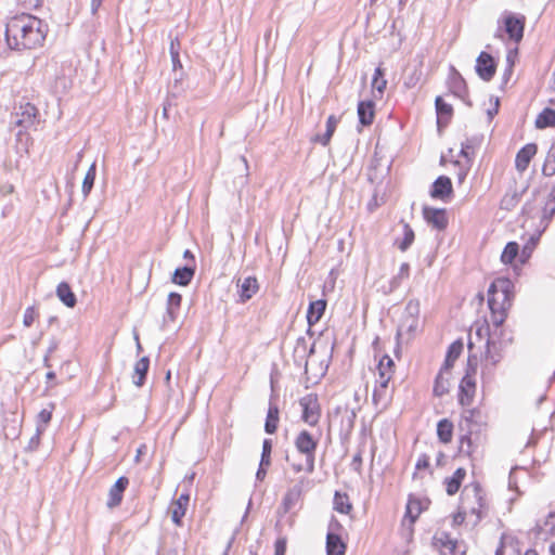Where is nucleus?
Listing matches in <instances>:
<instances>
[{"instance_id": "obj_1", "label": "nucleus", "mask_w": 555, "mask_h": 555, "mask_svg": "<svg viewBox=\"0 0 555 555\" xmlns=\"http://www.w3.org/2000/svg\"><path fill=\"white\" fill-rule=\"evenodd\" d=\"M514 285L509 279H496L488 291L490 323L486 322L476 330L479 339L487 337L481 361L486 366H496L504 358L505 349L513 343L509 331L503 327L507 311L513 302Z\"/></svg>"}, {"instance_id": "obj_2", "label": "nucleus", "mask_w": 555, "mask_h": 555, "mask_svg": "<svg viewBox=\"0 0 555 555\" xmlns=\"http://www.w3.org/2000/svg\"><path fill=\"white\" fill-rule=\"evenodd\" d=\"M48 33L47 24L30 14L12 16L5 26V40L13 50L35 49L42 44Z\"/></svg>"}, {"instance_id": "obj_3", "label": "nucleus", "mask_w": 555, "mask_h": 555, "mask_svg": "<svg viewBox=\"0 0 555 555\" xmlns=\"http://www.w3.org/2000/svg\"><path fill=\"white\" fill-rule=\"evenodd\" d=\"M486 511V501L479 483L473 482L466 486L461 495V504L453 521L462 524L467 517H474L473 522L477 524Z\"/></svg>"}, {"instance_id": "obj_4", "label": "nucleus", "mask_w": 555, "mask_h": 555, "mask_svg": "<svg viewBox=\"0 0 555 555\" xmlns=\"http://www.w3.org/2000/svg\"><path fill=\"white\" fill-rule=\"evenodd\" d=\"M318 438L313 437L308 430H301L294 439L296 450L305 455L306 472L312 474L314 472L315 451L318 448Z\"/></svg>"}, {"instance_id": "obj_5", "label": "nucleus", "mask_w": 555, "mask_h": 555, "mask_svg": "<svg viewBox=\"0 0 555 555\" xmlns=\"http://www.w3.org/2000/svg\"><path fill=\"white\" fill-rule=\"evenodd\" d=\"M477 357L475 354H469L466 373L459 386V402L463 406L469 405L474 398L476 391V382L474 375L477 370Z\"/></svg>"}, {"instance_id": "obj_6", "label": "nucleus", "mask_w": 555, "mask_h": 555, "mask_svg": "<svg viewBox=\"0 0 555 555\" xmlns=\"http://www.w3.org/2000/svg\"><path fill=\"white\" fill-rule=\"evenodd\" d=\"M420 305L417 301L410 300L401 317L397 328V337H406L408 339L415 333L418 327Z\"/></svg>"}, {"instance_id": "obj_7", "label": "nucleus", "mask_w": 555, "mask_h": 555, "mask_svg": "<svg viewBox=\"0 0 555 555\" xmlns=\"http://www.w3.org/2000/svg\"><path fill=\"white\" fill-rule=\"evenodd\" d=\"M502 22L508 39L515 43H519L524 37L526 17L521 14L505 12Z\"/></svg>"}, {"instance_id": "obj_8", "label": "nucleus", "mask_w": 555, "mask_h": 555, "mask_svg": "<svg viewBox=\"0 0 555 555\" xmlns=\"http://www.w3.org/2000/svg\"><path fill=\"white\" fill-rule=\"evenodd\" d=\"M299 405L301 408V420L310 426H315L321 416V409L317 395L308 393L300 398Z\"/></svg>"}, {"instance_id": "obj_9", "label": "nucleus", "mask_w": 555, "mask_h": 555, "mask_svg": "<svg viewBox=\"0 0 555 555\" xmlns=\"http://www.w3.org/2000/svg\"><path fill=\"white\" fill-rule=\"evenodd\" d=\"M423 216L426 222L438 231L447 229L449 219L444 208H434L425 206L423 208Z\"/></svg>"}, {"instance_id": "obj_10", "label": "nucleus", "mask_w": 555, "mask_h": 555, "mask_svg": "<svg viewBox=\"0 0 555 555\" xmlns=\"http://www.w3.org/2000/svg\"><path fill=\"white\" fill-rule=\"evenodd\" d=\"M476 73L485 81H490L496 72V63L492 55L481 52L476 60Z\"/></svg>"}, {"instance_id": "obj_11", "label": "nucleus", "mask_w": 555, "mask_h": 555, "mask_svg": "<svg viewBox=\"0 0 555 555\" xmlns=\"http://www.w3.org/2000/svg\"><path fill=\"white\" fill-rule=\"evenodd\" d=\"M129 485V479L125 476L119 477L108 491L106 505L108 508L117 507L121 504L124 492Z\"/></svg>"}, {"instance_id": "obj_12", "label": "nucleus", "mask_w": 555, "mask_h": 555, "mask_svg": "<svg viewBox=\"0 0 555 555\" xmlns=\"http://www.w3.org/2000/svg\"><path fill=\"white\" fill-rule=\"evenodd\" d=\"M393 388L389 385L376 384L373 390V404L379 411L385 410L392 398Z\"/></svg>"}, {"instance_id": "obj_13", "label": "nucleus", "mask_w": 555, "mask_h": 555, "mask_svg": "<svg viewBox=\"0 0 555 555\" xmlns=\"http://www.w3.org/2000/svg\"><path fill=\"white\" fill-rule=\"evenodd\" d=\"M448 87L449 90L455 96L465 100L467 95V87L462 75L453 67L450 68V74L448 77Z\"/></svg>"}, {"instance_id": "obj_14", "label": "nucleus", "mask_w": 555, "mask_h": 555, "mask_svg": "<svg viewBox=\"0 0 555 555\" xmlns=\"http://www.w3.org/2000/svg\"><path fill=\"white\" fill-rule=\"evenodd\" d=\"M182 297L180 294L171 292L167 298L166 313L163 319V325L176 322L181 307Z\"/></svg>"}, {"instance_id": "obj_15", "label": "nucleus", "mask_w": 555, "mask_h": 555, "mask_svg": "<svg viewBox=\"0 0 555 555\" xmlns=\"http://www.w3.org/2000/svg\"><path fill=\"white\" fill-rule=\"evenodd\" d=\"M452 193V182L451 179L447 176L438 177L433 183L430 190V196L433 198L444 199L450 196Z\"/></svg>"}, {"instance_id": "obj_16", "label": "nucleus", "mask_w": 555, "mask_h": 555, "mask_svg": "<svg viewBox=\"0 0 555 555\" xmlns=\"http://www.w3.org/2000/svg\"><path fill=\"white\" fill-rule=\"evenodd\" d=\"M37 116V108L35 105L30 103H25L20 106V111L16 113L17 119L15 124L17 126L28 128L35 124V119Z\"/></svg>"}, {"instance_id": "obj_17", "label": "nucleus", "mask_w": 555, "mask_h": 555, "mask_svg": "<svg viewBox=\"0 0 555 555\" xmlns=\"http://www.w3.org/2000/svg\"><path fill=\"white\" fill-rule=\"evenodd\" d=\"M535 153L537 145L534 143H528L524 147H521L518 151L515 159L517 170L521 172L525 171L528 168L529 163L531 158L535 155Z\"/></svg>"}, {"instance_id": "obj_18", "label": "nucleus", "mask_w": 555, "mask_h": 555, "mask_svg": "<svg viewBox=\"0 0 555 555\" xmlns=\"http://www.w3.org/2000/svg\"><path fill=\"white\" fill-rule=\"evenodd\" d=\"M495 555H519V540L509 534H503Z\"/></svg>"}, {"instance_id": "obj_19", "label": "nucleus", "mask_w": 555, "mask_h": 555, "mask_svg": "<svg viewBox=\"0 0 555 555\" xmlns=\"http://www.w3.org/2000/svg\"><path fill=\"white\" fill-rule=\"evenodd\" d=\"M190 501V496L186 493L180 494V496L177 499V501L173 502L171 506V519L177 525L180 526L182 518L185 515L186 507Z\"/></svg>"}, {"instance_id": "obj_20", "label": "nucleus", "mask_w": 555, "mask_h": 555, "mask_svg": "<svg viewBox=\"0 0 555 555\" xmlns=\"http://www.w3.org/2000/svg\"><path fill=\"white\" fill-rule=\"evenodd\" d=\"M238 287L241 302H246L247 300H249L259 289L257 279L254 276L245 278L243 282L238 285Z\"/></svg>"}, {"instance_id": "obj_21", "label": "nucleus", "mask_w": 555, "mask_h": 555, "mask_svg": "<svg viewBox=\"0 0 555 555\" xmlns=\"http://www.w3.org/2000/svg\"><path fill=\"white\" fill-rule=\"evenodd\" d=\"M359 121L363 126H370L375 116V104L373 101H360L358 104Z\"/></svg>"}, {"instance_id": "obj_22", "label": "nucleus", "mask_w": 555, "mask_h": 555, "mask_svg": "<svg viewBox=\"0 0 555 555\" xmlns=\"http://www.w3.org/2000/svg\"><path fill=\"white\" fill-rule=\"evenodd\" d=\"M195 273V264H185L184 267L177 268L172 275L175 284L186 286L192 281Z\"/></svg>"}, {"instance_id": "obj_23", "label": "nucleus", "mask_w": 555, "mask_h": 555, "mask_svg": "<svg viewBox=\"0 0 555 555\" xmlns=\"http://www.w3.org/2000/svg\"><path fill=\"white\" fill-rule=\"evenodd\" d=\"M325 308L326 301L324 299H318L310 302L307 311V321L310 326L317 324L321 320Z\"/></svg>"}, {"instance_id": "obj_24", "label": "nucleus", "mask_w": 555, "mask_h": 555, "mask_svg": "<svg viewBox=\"0 0 555 555\" xmlns=\"http://www.w3.org/2000/svg\"><path fill=\"white\" fill-rule=\"evenodd\" d=\"M466 476V470L462 467L457 468L452 476L444 479L446 491L449 495H454Z\"/></svg>"}, {"instance_id": "obj_25", "label": "nucleus", "mask_w": 555, "mask_h": 555, "mask_svg": "<svg viewBox=\"0 0 555 555\" xmlns=\"http://www.w3.org/2000/svg\"><path fill=\"white\" fill-rule=\"evenodd\" d=\"M150 367V359L147 357H142L134 364L133 369V384L137 387H141L145 383V377Z\"/></svg>"}, {"instance_id": "obj_26", "label": "nucleus", "mask_w": 555, "mask_h": 555, "mask_svg": "<svg viewBox=\"0 0 555 555\" xmlns=\"http://www.w3.org/2000/svg\"><path fill=\"white\" fill-rule=\"evenodd\" d=\"M57 298L68 308H74L77 299L67 282H61L56 286Z\"/></svg>"}, {"instance_id": "obj_27", "label": "nucleus", "mask_w": 555, "mask_h": 555, "mask_svg": "<svg viewBox=\"0 0 555 555\" xmlns=\"http://www.w3.org/2000/svg\"><path fill=\"white\" fill-rule=\"evenodd\" d=\"M346 545L336 533L328 532L326 535L327 555H345Z\"/></svg>"}, {"instance_id": "obj_28", "label": "nucleus", "mask_w": 555, "mask_h": 555, "mask_svg": "<svg viewBox=\"0 0 555 555\" xmlns=\"http://www.w3.org/2000/svg\"><path fill=\"white\" fill-rule=\"evenodd\" d=\"M314 352V345L308 346L307 339L305 337H299L296 340V345L294 348V356L300 361H305V367L307 369V358Z\"/></svg>"}, {"instance_id": "obj_29", "label": "nucleus", "mask_w": 555, "mask_h": 555, "mask_svg": "<svg viewBox=\"0 0 555 555\" xmlns=\"http://www.w3.org/2000/svg\"><path fill=\"white\" fill-rule=\"evenodd\" d=\"M279 406L275 403L270 402L267 418L264 423V431L267 434H274L279 425Z\"/></svg>"}, {"instance_id": "obj_30", "label": "nucleus", "mask_w": 555, "mask_h": 555, "mask_svg": "<svg viewBox=\"0 0 555 555\" xmlns=\"http://www.w3.org/2000/svg\"><path fill=\"white\" fill-rule=\"evenodd\" d=\"M338 121H339V119L336 116L330 115L326 120L325 132L321 135H317L314 140L317 142H319L320 144H322L323 146H326L330 143L331 138L333 137V134L336 130Z\"/></svg>"}, {"instance_id": "obj_31", "label": "nucleus", "mask_w": 555, "mask_h": 555, "mask_svg": "<svg viewBox=\"0 0 555 555\" xmlns=\"http://www.w3.org/2000/svg\"><path fill=\"white\" fill-rule=\"evenodd\" d=\"M435 106H436V112H437V117H438V119H437L438 125L441 124L442 119H446V121L448 122L453 113L452 105L444 102V100L441 96H437L435 100Z\"/></svg>"}, {"instance_id": "obj_32", "label": "nucleus", "mask_w": 555, "mask_h": 555, "mask_svg": "<svg viewBox=\"0 0 555 555\" xmlns=\"http://www.w3.org/2000/svg\"><path fill=\"white\" fill-rule=\"evenodd\" d=\"M422 511H423V505H422L421 500L410 495L409 500H408L404 517L409 518L410 522L413 524L418 518Z\"/></svg>"}, {"instance_id": "obj_33", "label": "nucleus", "mask_w": 555, "mask_h": 555, "mask_svg": "<svg viewBox=\"0 0 555 555\" xmlns=\"http://www.w3.org/2000/svg\"><path fill=\"white\" fill-rule=\"evenodd\" d=\"M415 234L409 223H403V236L396 240V245L401 251H406L413 244Z\"/></svg>"}, {"instance_id": "obj_34", "label": "nucleus", "mask_w": 555, "mask_h": 555, "mask_svg": "<svg viewBox=\"0 0 555 555\" xmlns=\"http://www.w3.org/2000/svg\"><path fill=\"white\" fill-rule=\"evenodd\" d=\"M54 406V403H49L48 408L42 409L38 413L36 420V428H38V433H44V430L47 429V426L52 418Z\"/></svg>"}, {"instance_id": "obj_35", "label": "nucleus", "mask_w": 555, "mask_h": 555, "mask_svg": "<svg viewBox=\"0 0 555 555\" xmlns=\"http://www.w3.org/2000/svg\"><path fill=\"white\" fill-rule=\"evenodd\" d=\"M452 434H453V424L449 420L443 418L438 422L437 435L441 442L449 443L452 440Z\"/></svg>"}, {"instance_id": "obj_36", "label": "nucleus", "mask_w": 555, "mask_h": 555, "mask_svg": "<svg viewBox=\"0 0 555 555\" xmlns=\"http://www.w3.org/2000/svg\"><path fill=\"white\" fill-rule=\"evenodd\" d=\"M333 504L334 509L340 514H349L352 508L348 495L338 491L335 492Z\"/></svg>"}, {"instance_id": "obj_37", "label": "nucleus", "mask_w": 555, "mask_h": 555, "mask_svg": "<svg viewBox=\"0 0 555 555\" xmlns=\"http://www.w3.org/2000/svg\"><path fill=\"white\" fill-rule=\"evenodd\" d=\"M555 125V111L552 108H544L535 119V127L544 129Z\"/></svg>"}, {"instance_id": "obj_38", "label": "nucleus", "mask_w": 555, "mask_h": 555, "mask_svg": "<svg viewBox=\"0 0 555 555\" xmlns=\"http://www.w3.org/2000/svg\"><path fill=\"white\" fill-rule=\"evenodd\" d=\"M519 255V245L516 242H508L502 251L501 261L511 264Z\"/></svg>"}, {"instance_id": "obj_39", "label": "nucleus", "mask_w": 555, "mask_h": 555, "mask_svg": "<svg viewBox=\"0 0 555 555\" xmlns=\"http://www.w3.org/2000/svg\"><path fill=\"white\" fill-rule=\"evenodd\" d=\"M300 498L301 496L298 494L297 491H292L291 489H288L282 500V504L280 507L283 514L291 512L299 502Z\"/></svg>"}, {"instance_id": "obj_40", "label": "nucleus", "mask_w": 555, "mask_h": 555, "mask_svg": "<svg viewBox=\"0 0 555 555\" xmlns=\"http://www.w3.org/2000/svg\"><path fill=\"white\" fill-rule=\"evenodd\" d=\"M95 175H96V166H95V163H93L89 167V169H88V171H87V173L85 176V179L82 181L81 192H82L85 197H87L90 194V192H91V190L93 188L94 180H95Z\"/></svg>"}, {"instance_id": "obj_41", "label": "nucleus", "mask_w": 555, "mask_h": 555, "mask_svg": "<svg viewBox=\"0 0 555 555\" xmlns=\"http://www.w3.org/2000/svg\"><path fill=\"white\" fill-rule=\"evenodd\" d=\"M519 199L520 195L516 191L508 192L502 197L500 207L501 209L512 210L516 207Z\"/></svg>"}, {"instance_id": "obj_42", "label": "nucleus", "mask_w": 555, "mask_h": 555, "mask_svg": "<svg viewBox=\"0 0 555 555\" xmlns=\"http://www.w3.org/2000/svg\"><path fill=\"white\" fill-rule=\"evenodd\" d=\"M464 550L456 541L447 540L442 544L441 555H464Z\"/></svg>"}, {"instance_id": "obj_43", "label": "nucleus", "mask_w": 555, "mask_h": 555, "mask_svg": "<svg viewBox=\"0 0 555 555\" xmlns=\"http://www.w3.org/2000/svg\"><path fill=\"white\" fill-rule=\"evenodd\" d=\"M542 172L546 177L555 175V147H551L545 158Z\"/></svg>"}, {"instance_id": "obj_44", "label": "nucleus", "mask_w": 555, "mask_h": 555, "mask_svg": "<svg viewBox=\"0 0 555 555\" xmlns=\"http://www.w3.org/2000/svg\"><path fill=\"white\" fill-rule=\"evenodd\" d=\"M449 390V380L442 376V373L440 372L436 379L434 385V395L437 397H442L444 393H447Z\"/></svg>"}, {"instance_id": "obj_45", "label": "nucleus", "mask_w": 555, "mask_h": 555, "mask_svg": "<svg viewBox=\"0 0 555 555\" xmlns=\"http://www.w3.org/2000/svg\"><path fill=\"white\" fill-rule=\"evenodd\" d=\"M313 487V480L307 478V477H300L295 482V485L289 488L292 491H297L298 494L301 496L304 492L309 491Z\"/></svg>"}, {"instance_id": "obj_46", "label": "nucleus", "mask_w": 555, "mask_h": 555, "mask_svg": "<svg viewBox=\"0 0 555 555\" xmlns=\"http://www.w3.org/2000/svg\"><path fill=\"white\" fill-rule=\"evenodd\" d=\"M410 274V266L406 262L401 263L399 268V272L395 275L390 282L392 288H397L402 280L409 278Z\"/></svg>"}, {"instance_id": "obj_47", "label": "nucleus", "mask_w": 555, "mask_h": 555, "mask_svg": "<svg viewBox=\"0 0 555 555\" xmlns=\"http://www.w3.org/2000/svg\"><path fill=\"white\" fill-rule=\"evenodd\" d=\"M537 243H538V238L534 236H531L529 238V241L524 245V247L520 251V255H519V259L522 263L526 262L530 258Z\"/></svg>"}, {"instance_id": "obj_48", "label": "nucleus", "mask_w": 555, "mask_h": 555, "mask_svg": "<svg viewBox=\"0 0 555 555\" xmlns=\"http://www.w3.org/2000/svg\"><path fill=\"white\" fill-rule=\"evenodd\" d=\"M453 164L457 168V171L455 175H456L457 182L461 184L464 182V180L467 177V173L470 169V163H468V160H465L464 163L455 160Z\"/></svg>"}, {"instance_id": "obj_49", "label": "nucleus", "mask_w": 555, "mask_h": 555, "mask_svg": "<svg viewBox=\"0 0 555 555\" xmlns=\"http://www.w3.org/2000/svg\"><path fill=\"white\" fill-rule=\"evenodd\" d=\"M38 317H39V313L35 306L27 307L24 312V317H23L24 326H26V327L31 326Z\"/></svg>"}, {"instance_id": "obj_50", "label": "nucleus", "mask_w": 555, "mask_h": 555, "mask_svg": "<svg viewBox=\"0 0 555 555\" xmlns=\"http://www.w3.org/2000/svg\"><path fill=\"white\" fill-rule=\"evenodd\" d=\"M271 452H272V440L264 439L262 442V452L260 457V463L262 464H271Z\"/></svg>"}, {"instance_id": "obj_51", "label": "nucleus", "mask_w": 555, "mask_h": 555, "mask_svg": "<svg viewBox=\"0 0 555 555\" xmlns=\"http://www.w3.org/2000/svg\"><path fill=\"white\" fill-rule=\"evenodd\" d=\"M393 367H395V363H393L392 359L389 356H384L378 362L377 371H378V373L385 372V373L393 374Z\"/></svg>"}, {"instance_id": "obj_52", "label": "nucleus", "mask_w": 555, "mask_h": 555, "mask_svg": "<svg viewBox=\"0 0 555 555\" xmlns=\"http://www.w3.org/2000/svg\"><path fill=\"white\" fill-rule=\"evenodd\" d=\"M462 351H463V343L461 340H455L449 346L447 356L449 359H452L453 361H455L460 357Z\"/></svg>"}, {"instance_id": "obj_53", "label": "nucleus", "mask_w": 555, "mask_h": 555, "mask_svg": "<svg viewBox=\"0 0 555 555\" xmlns=\"http://www.w3.org/2000/svg\"><path fill=\"white\" fill-rule=\"evenodd\" d=\"M555 214V199L550 198L543 208V219L551 220Z\"/></svg>"}, {"instance_id": "obj_54", "label": "nucleus", "mask_w": 555, "mask_h": 555, "mask_svg": "<svg viewBox=\"0 0 555 555\" xmlns=\"http://www.w3.org/2000/svg\"><path fill=\"white\" fill-rule=\"evenodd\" d=\"M351 468L357 472L358 474H361L362 470V452L358 451L351 461Z\"/></svg>"}, {"instance_id": "obj_55", "label": "nucleus", "mask_w": 555, "mask_h": 555, "mask_svg": "<svg viewBox=\"0 0 555 555\" xmlns=\"http://www.w3.org/2000/svg\"><path fill=\"white\" fill-rule=\"evenodd\" d=\"M286 552V540L284 538H280L275 541L274 544V555H285Z\"/></svg>"}, {"instance_id": "obj_56", "label": "nucleus", "mask_w": 555, "mask_h": 555, "mask_svg": "<svg viewBox=\"0 0 555 555\" xmlns=\"http://www.w3.org/2000/svg\"><path fill=\"white\" fill-rule=\"evenodd\" d=\"M470 149H472V144L469 142V140H466L465 142L462 143L461 145V151H460V155L462 157L465 158V160H468V163H470Z\"/></svg>"}, {"instance_id": "obj_57", "label": "nucleus", "mask_w": 555, "mask_h": 555, "mask_svg": "<svg viewBox=\"0 0 555 555\" xmlns=\"http://www.w3.org/2000/svg\"><path fill=\"white\" fill-rule=\"evenodd\" d=\"M386 85H387V81L384 79V78H376V77H373V80H372V86L373 88L378 92V93H383L385 88H386Z\"/></svg>"}, {"instance_id": "obj_58", "label": "nucleus", "mask_w": 555, "mask_h": 555, "mask_svg": "<svg viewBox=\"0 0 555 555\" xmlns=\"http://www.w3.org/2000/svg\"><path fill=\"white\" fill-rule=\"evenodd\" d=\"M428 466H429V457L426 454H422L416 461L415 469L421 470V469L427 468Z\"/></svg>"}, {"instance_id": "obj_59", "label": "nucleus", "mask_w": 555, "mask_h": 555, "mask_svg": "<svg viewBox=\"0 0 555 555\" xmlns=\"http://www.w3.org/2000/svg\"><path fill=\"white\" fill-rule=\"evenodd\" d=\"M391 378H392L391 373L379 372L375 383L382 384V385H389Z\"/></svg>"}, {"instance_id": "obj_60", "label": "nucleus", "mask_w": 555, "mask_h": 555, "mask_svg": "<svg viewBox=\"0 0 555 555\" xmlns=\"http://www.w3.org/2000/svg\"><path fill=\"white\" fill-rule=\"evenodd\" d=\"M470 444H472V440L468 436H463L461 438V442H460V450L462 452H466V453H470Z\"/></svg>"}, {"instance_id": "obj_61", "label": "nucleus", "mask_w": 555, "mask_h": 555, "mask_svg": "<svg viewBox=\"0 0 555 555\" xmlns=\"http://www.w3.org/2000/svg\"><path fill=\"white\" fill-rule=\"evenodd\" d=\"M179 40L176 38L175 40H171V43H170V55H171V60L172 61H176L178 60V54H179Z\"/></svg>"}, {"instance_id": "obj_62", "label": "nucleus", "mask_w": 555, "mask_h": 555, "mask_svg": "<svg viewBox=\"0 0 555 555\" xmlns=\"http://www.w3.org/2000/svg\"><path fill=\"white\" fill-rule=\"evenodd\" d=\"M269 464H262L259 463L258 470L256 473V479L259 481H262L267 476V468L269 467Z\"/></svg>"}, {"instance_id": "obj_63", "label": "nucleus", "mask_w": 555, "mask_h": 555, "mask_svg": "<svg viewBox=\"0 0 555 555\" xmlns=\"http://www.w3.org/2000/svg\"><path fill=\"white\" fill-rule=\"evenodd\" d=\"M25 9H36L40 5L41 0H17Z\"/></svg>"}, {"instance_id": "obj_64", "label": "nucleus", "mask_w": 555, "mask_h": 555, "mask_svg": "<svg viewBox=\"0 0 555 555\" xmlns=\"http://www.w3.org/2000/svg\"><path fill=\"white\" fill-rule=\"evenodd\" d=\"M43 433H38V428H36V434L30 438L29 443H28V449L29 450H34V449H36L39 446L40 436Z\"/></svg>"}]
</instances>
